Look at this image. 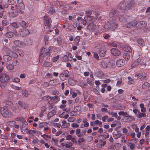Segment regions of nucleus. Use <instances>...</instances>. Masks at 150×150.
<instances>
[{"mask_svg":"<svg viewBox=\"0 0 150 150\" xmlns=\"http://www.w3.org/2000/svg\"><path fill=\"white\" fill-rule=\"evenodd\" d=\"M137 42L141 46L143 47L145 45V42L142 39L140 38L138 39Z\"/></svg>","mask_w":150,"mask_h":150,"instance_id":"obj_34","label":"nucleus"},{"mask_svg":"<svg viewBox=\"0 0 150 150\" xmlns=\"http://www.w3.org/2000/svg\"><path fill=\"white\" fill-rule=\"evenodd\" d=\"M20 25L23 27V28H25L27 27L28 26V24L25 21H22L20 23H19Z\"/></svg>","mask_w":150,"mask_h":150,"instance_id":"obj_33","label":"nucleus"},{"mask_svg":"<svg viewBox=\"0 0 150 150\" xmlns=\"http://www.w3.org/2000/svg\"><path fill=\"white\" fill-rule=\"evenodd\" d=\"M48 13L49 14L53 15L56 13V11L53 7H51L48 9Z\"/></svg>","mask_w":150,"mask_h":150,"instance_id":"obj_31","label":"nucleus"},{"mask_svg":"<svg viewBox=\"0 0 150 150\" xmlns=\"http://www.w3.org/2000/svg\"><path fill=\"white\" fill-rule=\"evenodd\" d=\"M18 31L20 35L22 37H26L30 33L28 30L26 28L20 29Z\"/></svg>","mask_w":150,"mask_h":150,"instance_id":"obj_11","label":"nucleus"},{"mask_svg":"<svg viewBox=\"0 0 150 150\" xmlns=\"http://www.w3.org/2000/svg\"><path fill=\"white\" fill-rule=\"evenodd\" d=\"M13 110L16 113H18L20 111V109L18 106H16L13 109Z\"/></svg>","mask_w":150,"mask_h":150,"instance_id":"obj_48","label":"nucleus"},{"mask_svg":"<svg viewBox=\"0 0 150 150\" xmlns=\"http://www.w3.org/2000/svg\"><path fill=\"white\" fill-rule=\"evenodd\" d=\"M80 39V37L79 36L76 37L74 39V43L75 45H78Z\"/></svg>","mask_w":150,"mask_h":150,"instance_id":"obj_29","label":"nucleus"},{"mask_svg":"<svg viewBox=\"0 0 150 150\" xmlns=\"http://www.w3.org/2000/svg\"><path fill=\"white\" fill-rule=\"evenodd\" d=\"M69 82L71 86H74L75 84V83L74 81L72 79L69 80Z\"/></svg>","mask_w":150,"mask_h":150,"instance_id":"obj_60","label":"nucleus"},{"mask_svg":"<svg viewBox=\"0 0 150 150\" xmlns=\"http://www.w3.org/2000/svg\"><path fill=\"white\" fill-rule=\"evenodd\" d=\"M111 52L113 55L115 56H118L120 54V51L115 48L112 49L111 50Z\"/></svg>","mask_w":150,"mask_h":150,"instance_id":"obj_18","label":"nucleus"},{"mask_svg":"<svg viewBox=\"0 0 150 150\" xmlns=\"http://www.w3.org/2000/svg\"><path fill=\"white\" fill-rule=\"evenodd\" d=\"M16 124V122L13 121H10L8 122V124L11 126H13Z\"/></svg>","mask_w":150,"mask_h":150,"instance_id":"obj_58","label":"nucleus"},{"mask_svg":"<svg viewBox=\"0 0 150 150\" xmlns=\"http://www.w3.org/2000/svg\"><path fill=\"white\" fill-rule=\"evenodd\" d=\"M47 125V123L46 122H43L39 124V127L40 128H42L46 126Z\"/></svg>","mask_w":150,"mask_h":150,"instance_id":"obj_45","label":"nucleus"},{"mask_svg":"<svg viewBox=\"0 0 150 150\" xmlns=\"http://www.w3.org/2000/svg\"><path fill=\"white\" fill-rule=\"evenodd\" d=\"M14 35V33L12 32H7L6 33V36L8 38H12Z\"/></svg>","mask_w":150,"mask_h":150,"instance_id":"obj_41","label":"nucleus"},{"mask_svg":"<svg viewBox=\"0 0 150 150\" xmlns=\"http://www.w3.org/2000/svg\"><path fill=\"white\" fill-rule=\"evenodd\" d=\"M117 21L115 19L110 21L106 23L104 28L108 30L110 29L112 31L115 30L118 26Z\"/></svg>","mask_w":150,"mask_h":150,"instance_id":"obj_5","label":"nucleus"},{"mask_svg":"<svg viewBox=\"0 0 150 150\" xmlns=\"http://www.w3.org/2000/svg\"><path fill=\"white\" fill-rule=\"evenodd\" d=\"M109 16L110 17H114L115 18V20L116 21H119L121 22L125 21L128 18L129 16L126 15H121L116 13V11L114 10H112L109 13Z\"/></svg>","mask_w":150,"mask_h":150,"instance_id":"obj_2","label":"nucleus"},{"mask_svg":"<svg viewBox=\"0 0 150 150\" xmlns=\"http://www.w3.org/2000/svg\"><path fill=\"white\" fill-rule=\"evenodd\" d=\"M125 60L122 59H118L116 62V65L118 67H122L125 65Z\"/></svg>","mask_w":150,"mask_h":150,"instance_id":"obj_15","label":"nucleus"},{"mask_svg":"<svg viewBox=\"0 0 150 150\" xmlns=\"http://www.w3.org/2000/svg\"><path fill=\"white\" fill-rule=\"evenodd\" d=\"M60 77L62 80L64 81L66 79V77H65L64 74H61L60 75Z\"/></svg>","mask_w":150,"mask_h":150,"instance_id":"obj_56","label":"nucleus"},{"mask_svg":"<svg viewBox=\"0 0 150 150\" xmlns=\"http://www.w3.org/2000/svg\"><path fill=\"white\" fill-rule=\"evenodd\" d=\"M44 20L45 25L44 30L46 33H48L52 31V30L50 29L51 23L52 22L51 18L47 16H45L44 17Z\"/></svg>","mask_w":150,"mask_h":150,"instance_id":"obj_6","label":"nucleus"},{"mask_svg":"<svg viewBox=\"0 0 150 150\" xmlns=\"http://www.w3.org/2000/svg\"><path fill=\"white\" fill-rule=\"evenodd\" d=\"M6 105L9 106H12L13 105L12 102L10 100H8L6 102Z\"/></svg>","mask_w":150,"mask_h":150,"instance_id":"obj_61","label":"nucleus"},{"mask_svg":"<svg viewBox=\"0 0 150 150\" xmlns=\"http://www.w3.org/2000/svg\"><path fill=\"white\" fill-rule=\"evenodd\" d=\"M20 24L18 22H14L11 23L10 25L14 28H16L19 26Z\"/></svg>","mask_w":150,"mask_h":150,"instance_id":"obj_27","label":"nucleus"},{"mask_svg":"<svg viewBox=\"0 0 150 150\" xmlns=\"http://www.w3.org/2000/svg\"><path fill=\"white\" fill-rule=\"evenodd\" d=\"M12 49L13 51H15V52H16L20 56L22 57L24 56V52L22 50L16 47L15 46H13Z\"/></svg>","mask_w":150,"mask_h":150,"instance_id":"obj_13","label":"nucleus"},{"mask_svg":"<svg viewBox=\"0 0 150 150\" xmlns=\"http://www.w3.org/2000/svg\"><path fill=\"white\" fill-rule=\"evenodd\" d=\"M22 123H23L22 126L23 127H25L26 126L28 125V123L26 122V120H25L24 119L22 121Z\"/></svg>","mask_w":150,"mask_h":150,"instance_id":"obj_64","label":"nucleus"},{"mask_svg":"<svg viewBox=\"0 0 150 150\" xmlns=\"http://www.w3.org/2000/svg\"><path fill=\"white\" fill-rule=\"evenodd\" d=\"M11 52V51L10 49L6 51L7 54L4 55L3 57V59L5 61L8 62L12 59V57L9 55Z\"/></svg>","mask_w":150,"mask_h":150,"instance_id":"obj_12","label":"nucleus"},{"mask_svg":"<svg viewBox=\"0 0 150 150\" xmlns=\"http://www.w3.org/2000/svg\"><path fill=\"white\" fill-rule=\"evenodd\" d=\"M123 57L126 61H128L130 58V55L128 52H125L123 54Z\"/></svg>","mask_w":150,"mask_h":150,"instance_id":"obj_23","label":"nucleus"},{"mask_svg":"<svg viewBox=\"0 0 150 150\" xmlns=\"http://www.w3.org/2000/svg\"><path fill=\"white\" fill-rule=\"evenodd\" d=\"M49 38L47 35H46L44 36V40L46 45H47L49 43Z\"/></svg>","mask_w":150,"mask_h":150,"instance_id":"obj_44","label":"nucleus"},{"mask_svg":"<svg viewBox=\"0 0 150 150\" xmlns=\"http://www.w3.org/2000/svg\"><path fill=\"white\" fill-rule=\"evenodd\" d=\"M16 6V9L11 10L13 11L10 12L9 14L11 17L14 18L18 16V13L23 14L24 13L23 11L21 10L18 8V6L17 5H14Z\"/></svg>","mask_w":150,"mask_h":150,"instance_id":"obj_8","label":"nucleus"},{"mask_svg":"<svg viewBox=\"0 0 150 150\" xmlns=\"http://www.w3.org/2000/svg\"><path fill=\"white\" fill-rule=\"evenodd\" d=\"M97 45L95 47V49L99 51V54L101 57H104L106 54L105 45L102 40L98 41L96 42Z\"/></svg>","mask_w":150,"mask_h":150,"instance_id":"obj_4","label":"nucleus"},{"mask_svg":"<svg viewBox=\"0 0 150 150\" xmlns=\"http://www.w3.org/2000/svg\"><path fill=\"white\" fill-rule=\"evenodd\" d=\"M56 113V112L55 110H52L51 111L49 112L47 116L48 117H51L54 115Z\"/></svg>","mask_w":150,"mask_h":150,"instance_id":"obj_39","label":"nucleus"},{"mask_svg":"<svg viewBox=\"0 0 150 150\" xmlns=\"http://www.w3.org/2000/svg\"><path fill=\"white\" fill-rule=\"evenodd\" d=\"M113 136L115 139H117L118 138H119L121 137L122 134L121 133H119L118 132H117V134H113Z\"/></svg>","mask_w":150,"mask_h":150,"instance_id":"obj_43","label":"nucleus"},{"mask_svg":"<svg viewBox=\"0 0 150 150\" xmlns=\"http://www.w3.org/2000/svg\"><path fill=\"white\" fill-rule=\"evenodd\" d=\"M88 24L87 29L90 30H92L93 28V21H91Z\"/></svg>","mask_w":150,"mask_h":150,"instance_id":"obj_30","label":"nucleus"},{"mask_svg":"<svg viewBox=\"0 0 150 150\" xmlns=\"http://www.w3.org/2000/svg\"><path fill=\"white\" fill-rule=\"evenodd\" d=\"M44 65L46 67H51L52 66V64L50 62H46L44 63Z\"/></svg>","mask_w":150,"mask_h":150,"instance_id":"obj_46","label":"nucleus"},{"mask_svg":"<svg viewBox=\"0 0 150 150\" xmlns=\"http://www.w3.org/2000/svg\"><path fill=\"white\" fill-rule=\"evenodd\" d=\"M150 86V84L147 82H145L142 86V88L144 89H147Z\"/></svg>","mask_w":150,"mask_h":150,"instance_id":"obj_37","label":"nucleus"},{"mask_svg":"<svg viewBox=\"0 0 150 150\" xmlns=\"http://www.w3.org/2000/svg\"><path fill=\"white\" fill-rule=\"evenodd\" d=\"M137 76L142 81H144L146 79V76L145 75L144 76L143 74L142 73H141L137 75Z\"/></svg>","mask_w":150,"mask_h":150,"instance_id":"obj_24","label":"nucleus"},{"mask_svg":"<svg viewBox=\"0 0 150 150\" xmlns=\"http://www.w3.org/2000/svg\"><path fill=\"white\" fill-rule=\"evenodd\" d=\"M98 125L100 127L101 126L102 122L99 120H97L94 122H90V125L91 126H94L96 125Z\"/></svg>","mask_w":150,"mask_h":150,"instance_id":"obj_19","label":"nucleus"},{"mask_svg":"<svg viewBox=\"0 0 150 150\" xmlns=\"http://www.w3.org/2000/svg\"><path fill=\"white\" fill-rule=\"evenodd\" d=\"M0 113L5 118L11 117L13 114L11 111L6 107H0Z\"/></svg>","mask_w":150,"mask_h":150,"instance_id":"obj_7","label":"nucleus"},{"mask_svg":"<svg viewBox=\"0 0 150 150\" xmlns=\"http://www.w3.org/2000/svg\"><path fill=\"white\" fill-rule=\"evenodd\" d=\"M126 20L125 22H122V24L124 26H125L127 28H130L133 27V26H135L137 25V22L136 20H134L131 22H129L128 23L126 24V22H127Z\"/></svg>","mask_w":150,"mask_h":150,"instance_id":"obj_10","label":"nucleus"},{"mask_svg":"<svg viewBox=\"0 0 150 150\" xmlns=\"http://www.w3.org/2000/svg\"><path fill=\"white\" fill-rule=\"evenodd\" d=\"M146 116V114L145 112H141L139 111V112H138V113L136 115L137 117L138 118H140L142 117H145Z\"/></svg>","mask_w":150,"mask_h":150,"instance_id":"obj_28","label":"nucleus"},{"mask_svg":"<svg viewBox=\"0 0 150 150\" xmlns=\"http://www.w3.org/2000/svg\"><path fill=\"white\" fill-rule=\"evenodd\" d=\"M137 27L139 28H141L142 27H144L146 25V23L144 21H141L137 22Z\"/></svg>","mask_w":150,"mask_h":150,"instance_id":"obj_20","label":"nucleus"},{"mask_svg":"<svg viewBox=\"0 0 150 150\" xmlns=\"http://www.w3.org/2000/svg\"><path fill=\"white\" fill-rule=\"evenodd\" d=\"M52 47L50 46L48 49L45 48L41 49L39 55V61L43 58L50 59L52 52H51Z\"/></svg>","mask_w":150,"mask_h":150,"instance_id":"obj_3","label":"nucleus"},{"mask_svg":"<svg viewBox=\"0 0 150 150\" xmlns=\"http://www.w3.org/2000/svg\"><path fill=\"white\" fill-rule=\"evenodd\" d=\"M108 45L110 46H112L115 47H117V45L116 43L113 42H110L108 43Z\"/></svg>","mask_w":150,"mask_h":150,"instance_id":"obj_47","label":"nucleus"},{"mask_svg":"<svg viewBox=\"0 0 150 150\" xmlns=\"http://www.w3.org/2000/svg\"><path fill=\"white\" fill-rule=\"evenodd\" d=\"M142 59L141 58L139 57L136 60L132 65L133 67L138 66L139 65L142 64Z\"/></svg>","mask_w":150,"mask_h":150,"instance_id":"obj_16","label":"nucleus"},{"mask_svg":"<svg viewBox=\"0 0 150 150\" xmlns=\"http://www.w3.org/2000/svg\"><path fill=\"white\" fill-rule=\"evenodd\" d=\"M55 5L56 6H61L64 5V3L62 1H56L55 4Z\"/></svg>","mask_w":150,"mask_h":150,"instance_id":"obj_35","label":"nucleus"},{"mask_svg":"<svg viewBox=\"0 0 150 150\" xmlns=\"http://www.w3.org/2000/svg\"><path fill=\"white\" fill-rule=\"evenodd\" d=\"M21 107L24 109H26L28 108L29 106L27 104L22 103V104H21Z\"/></svg>","mask_w":150,"mask_h":150,"instance_id":"obj_51","label":"nucleus"},{"mask_svg":"<svg viewBox=\"0 0 150 150\" xmlns=\"http://www.w3.org/2000/svg\"><path fill=\"white\" fill-rule=\"evenodd\" d=\"M69 116L68 112H63L62 114L59 115V117L61 118H64L65 119H67Z\"/></svg>","mask_w":150,"mask_h":150,"instance_id":"obj_25","label":"nucleus"},{"mask_svg":"<svg viewBox=\"0 0 150 150\" xmlns=\"http://www.w3.org/2000/svg\"><path fill=\"white\" fill-rule=\"evenodd\" d=\"M24 118L22 117H18L15 119V120L16 121H22L23 120Z\"/></svg>","mask_w":150,"mask_h":150,"instance_id":"obj_57","label":"nucleus"},{"mask_svg":"<svg viewBox=\"0 0 150 150\" xmlns=\"http://www.w3.org/2000/svg\"><path fill=\"white\" fill-rule=\"evenodd\" d=\"M24 46L26 45H31L32 43V41L30 38H26L23 42Z\"/></svg>","mask_w":150,"mask_h":150,"instance_id":"obj_22","label":"nucleus"},{"mask_svg":"<svg viewBox=\"0 0 150 150\" xmlns=\"http://www.w3.org/2000/svg\"><path fill=\"white\" fill-rule=\"evenodd\" d=\"M135 118L133 116L129 115L125 119V121L129 122L132 121L134 120Z\"/></svg>","mask_w":150,"mask_h":150,"instance_id":"obj_32","label":"nucleus"},{"mask_svg":"<svg viewBox=\"0 0 150 150\" xmlns=\"http://www.w3.org/2000/svg\"><path fill=\"white\" fill-rule=\"evenodd\" d=\"M13 43L16 46L19 47H23L24 46L23 42L19 40L14 41Z\"/></svg>","mask_w":150,"mask_h":150,"instance_id":"obj_17","label":"nucleus"},{"mask_svg":"<svg viewBox=\"0 0 150 150\" xmlns=\"http://www.w3.org/2000/svg\"><path fill=\"white\" fill-rule=\"evenodd\" d=\"M86 81L87 83L90 85L92 86L93 84V82L90 79L88 78Z\"/></svg>","mask_w":150,"mask_h":150,"instance_id":"obj_52","label":"nucleus"},{"mask_svg":"<svg viewBox=\"0 0 150 150\" xmlns=\"http://www.w3.org/2000/svg\"><path fill=\"white\" fill-rule=\"evenodd\" d=\"M85 142V140L84 138H79L78 140V142L79 144L82 142Z\"/></svg>","mask_w":150,"mask_h":150,"instance_id":"obj_62","label":"nucleus"},{"mask_svg":"<svg viewBox=\"0 0 150 150\" xmlns=\"http://www.w3.org/2000/svg\"><path fill=\"white\" fill-rule=\"evenodd\" d=\"M127 146L132 150H134L135 147V145L132 142L128 143Z\"/></svg>","mask_w":150,"mask_h":150,"instance_id":"obj_36","label":"nucleus"},{"mask_svg":"<svg viewBox=\"0 0 150 150\" xmlns=\"http://www.w3.org/2000/svg\"><path fill=\"white\" fill-rule=\"evenodd\" d=\"M123 49L124 51L129 52H132V50L130 46L127 45H124Z\"/></svg>","mask_w":150,"mask_h":150,"instance_id":"obj_21","label":"nucleus"},{"mask_svg":"<svg viewBox=\"0 0 150 150\" xmlns=\"http://www.w3.org/2000/svg\"><path fill=\"white\" fill-rule=\"evenodd\" d=\"M11 52L12 53V57L13 58H16L17 57L18 54L16 52L14 51H13L12 52Z\"/></svg>","mask_w":150,"mask_h":150,"instance_id":"obj_54","label":"nucleus"},{"mask_svg":"<svg viewBox=\"0 0 150 150\" xmlns=\"http://www.w3.org/2000/svg\"><path fill=\"white\" fill-rule=\"evenodd\" d=\"M14 66L13 64H9L6 66L7 69L9 70H12L14 68Z\"/></svg>","mask_w":150,"mask_h":150,"instance_id":"obj_49","label":"nucleus"},{"mask_svg":"<svg viewBox=\"0 0 150 150\" xmlns=\"http://www.w3.org/2000/svg\"><path fill=\"white\" fill-rule=\"evenodd\" d=\"M15 2L14 0H8V4L10 6H13Z\"/></svg>","mask_w":150,"mask_h":150,"instance_id":"obj_53","label":"nucleus"},{"mask_svg":"<svg viewBox=\"0 0 150 150\" xmlns=\"http://www.w3.org/2000/svg\"><path fill=\"white\" fill-rule=\"evenodd\" d=\"M10 79L9 76L6 73L0 74V81L2 83H7Z\"/></svg>","mask_w":150,"mask_h":150,"instance_id":"obj_9","label":"nucleus"},{"mask_svg":"<svg viewBox=\"0 0 150 150\" xmlns=\"http://www.w3.org/2000/svg\"><path fill=\"white\" fill-rule=\"evenodd\" d=\"M20 79L19 78L16 77L14 78L13 79V82L18 83L20 81Z\"/></svg>","mask_w":150,"mask_h":150,"instance_id":"obj_59","label":"nucleus"},{"mask_svg":"<svg viewBox=\"0 0 150 150\" xmlns=\"http://www.w3.org/2000/svg\"><path fill=\"white\" fill-rule=\"evenodd\" d=\"M4 7L5 8H7L8 10H14L16 9V6H10L8 4H6L4 6Z\"/></svg>","mask_w":150,"mask_h":150,"instance_id":"obj_26","label":"nucleus"},{"mask_svg":"<svg viewBox=\"0 0 150 150\" xmlns=\"http://www.w3.org/2000/svg\"><path fill=\"white\" fill-rule=\"evenodd\" d=\"M57 44H55L56 45H60L62 44V38L60 37H58L57 38Z\"/></svg>","mask_w":150,"mask_h":150,"instance_id":"obj_38","label":"nucleus"},{"mask_svg":"<svg viewBox=\"0 0 150 150\" xmlns=\"http://www.w3.org/2000/svg\"><path fill=\"white\" fill-rule=\"evenodd\" d=\"M22 94L23 96H25V97H27L28 96V92L26 91H23L22 93Z\"/></svg>","mask_w":150,"mask_h":150,"instance_id":"obj_63","label":"nucleus"},{"mask_svg":"<svg viewBox=\"0 0 150 150\" xmlns=\"http://www.w3.org/2000/svg\"><path fill=\"white\" fill-rule=\"evenodd\" d=\"M18 8L21 10L24 9L25 8V6L23 3H19V4H18Z\"/></svg>","mask_w":150,"mask_h":150,"instance_id":"obj_40","label":"nucleus"},{"mask_svg":"<svg viewBox=\"0 0 150 150\" xmlns=\"http://www.w3.org/2000/svg\"><path fill=\"white\" fill-rule=\"evenodd\" d=\"M84 20H83V24L84 25L88 24L92 20V17L91 16H86L84 18Z\"/></svg>","mask_w":150,"mask_h":150,"instance_id":"obj_14","label":"nucleus"},{"mask_svg":"<svg viewBox=\"0 0 150 150\" xmlns=\"http://www.w3.org/2000/svg\"><path fill=\"white\" fill-rule=\"evenodd\" d=\"M135 4V1L134 0H125L120 2L118 7L121 10L127 11L133 7Z\"/></svg>","mask_w":150,"mask_h":150,"instance_id":"obj_1","label":"nucleus"},{"mask_svg":"<svg viewBox=\"0 0 150 150\" xmlns=\"http://www.w3.org/2000/svg\"><path fill=\"white\" fill-rule=\"evenodd\" d=\"M72 146V144L71 142H67L65 144V146L66 148H69Z\"/></svg>","mask_w":150,"mask_h":150,"instance_id":"obj_50","label":"nucleus"},{"mask_svg":"<svg viewBox=\"0 0 150 150\" xmlns=\"http://www.w3.org/2000/svg\"><path fill=\"white\" fill-rule=\"evenodd\" d=\"M59 55H57L56 57H53L52 59V61L53 62H56L59 58Z\"/></svg>","mask_w":150,"mask_h":150,"instance_id":"obj_55","label":"nucleus"},{"mask_svg":"<svg viewBox=\"0 0 150 150\" xmlns=\"http://www.w3.org/2000/svg\"><path fill=\"white\" fill-rule=\"evenodd\" d=\"M100 65L101 67H103L104 68H107L108 66V64H107L106 62L103 61H102L101 62Z\"/></svg>","mask_w":150,"mask_h":150,"instance_id":"obj_42","label":"nucleus"}]
</instances>
